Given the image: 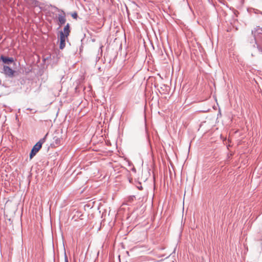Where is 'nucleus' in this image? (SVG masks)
<instances>
[{
    "label": "nucleus",
    "instance_id": "2",
    "mask_svg": "<svg viewBox=\"0 0 262 262\" xmlns=\"http://www.w3.org/2000/svg\"><path fill=\"white\" fill-rule=\"evenodd\" d=\"M47 134L41 139L32 148L30 153V158L32 159L38 152L41 148L42 144L45 142Z\"/></svg>",
    "mask_w": 262,
    "mask_h": 262
},
{
    "label": "nucleus",
    "instance_id": "5",
    "mask_svg": "<svg viewBox=\"0 0 262 262\" xmlns=\"http://www.w3.org/2000/svg\"><path fill=\"white\" fill-rule=\"evenodd\" d=\"M67 36H64L63 32L62 31H61L60 32V45H59V48L60 49H63L65 47L66 43V38H67Z\"/></svg>",
    "mask_w": 262,
    "mask_h": 262
},
{
    "label": "nucleus",
    "instance_id": "13",
    "mask_svg": "<svg viewBox=\"0 0 262 262\" xmlns=\"http://www.w3.org/2000/svg\"><path fill=\"white\" fill-rule=\"evenodd\" d=\"M27 110H30V111H31V110H32L31 109H30V108H27Z\"/></svg>",
    "mask_w": 262,
    "mask_h": 262
},
{
    "label": "nucleus",
    "instance_id": "3",
    "mask_svg": "<svg viewBox=\"0 0 262 262\" xmlns=\"http://www.w3.org/2000/svg\"><path fill=\"white\" fill-rule=\"evenodd\" d=\"M3 73L6 76L11 78L13 77L15 71L9 67L4 65L3 66Z\"/></svg>",
    "mask_w": 262,
    "mask_h": 262
},
{
    "label": "nucleus",
    "instance_id": "4",
    "mask_svg": "<svg viewBox=\"0 0 262 262\" xmlns=\"http://www.w3.org/2000/svg\"><path fill=\"white\" fill-rule=\"evenodd\" d=\"M58 25L61 26L66 21V13L63 10H61V13L58 15Z\"/></svg>",
    "mask_w": 262,
    "mask_h": 262
},
{
    "label": "nucleus",
    "instance_id": "11",
    "mask_svg": "<svg viewBox=\"0 0 262 262\" xmlns=\"http://www.w3.org/2000/svg\"><path fill=\"white\" fill-rule=\"evenodd\" d=\"M64 261L65 262H68V259L66 255H65L64 256Z\"/></svg>",
    "mask_w": 262,
    "mask_h": 262
},
{
    "label": "nucleus",
    "instance_id": "8",
    "mask_svg": "<svg viewBox=\"0 0 262 262\" xmlns=\"http://www.w3.org/2000/svg\"><path fill=\"white\" fill-rule=\"evenodd\" d=\"M30 2V3L32 5V6L36 7L38 5L39 2L36 0H29Z\"/></svg>",
    "mask_w": 262,
    "mask_h": 262
},
{
    "label": "nucleus",
    "instance_id": "14",
    "mask_svg": "<svg viewBox=\"0 0 262 262\" xmlns=\"http://www.w3.org/2000/svg\"><path fill=\"white\" fill-rule=\"evenodd\" d=\"M56 9L58 10V11H59V10L58 9V8H56Z\"/></svg>",
    "mask_w": 262,
    "mask_h": 262
},
{
    "label": "nucleus",
    "instance_id": "9",
    "mask_svg": "<svg viewBox=\"0 0 262 262\" xmlns=\"http://www.w3.org/2000/svg\"><path fill=\"white\" fill-rule=\"evenodd\" d=\"M72 16L74 18H77V14L76 12H75V13H73V14H72Z\"/></svg>",
    "mask_w": 262,
    "mask_h": 262
},
{
    "label": "nucleus",
    "instance_id": "12",
    "mask_svg": "<svg viewBox=\"0 0 262 262\" xmlns=\"http://www.w3.org/2000/svg\"><path fill=\"white\" fill-rule=\"evenodd\" d=\"M2 85V80L0 79V85Z\"/></svg>",
    "mask_w": 262,
    "mask_h": 262
},
{
    "label": "nucleus",
    "instance_id": "6",
    "mask_svg": "<svg viewBox=\"0 0 262 262\" xmlns=\"http://www.w3.org/2000/svg\"><path fill=\"white\" fill-rule=\"evenodd\" d=\"M1 60L5 64H10L14 61V59L12 57H8L3 55L1 56Z\"/></svg>",
    "mask_w": 262,
    "mask_h": 262
},
{
    "label": "nucleus",
    "instance_id": "7",
    "mask_svg": "<svg viewBox=\"0 0 262 262\" xmlns=\"http://www.w3.org/2000/svg\"><path fill=\"white\" fill-rule=\"evenodd\" d=\"M63 35L65 36L68 37L70 33V24H67L63 28Z\"/></svg>",
    "mask_w": 262,
    "mask_h": 262
},
{
    "label": "nucleus",
    "instance_id": "1",
    "mask_svg": "<svg viewBox=\"0 0 262 262\" xmlns=\"http://www.w3.org/2000/svg\"><path fill=\"white\" fill-rule=\"evenodd\" d=\"M254 38V43L251 49V55L254 56L257 52L262 53V28L256 27L252 31Z\"/></svg>",
    "mask_w": 262,
    "mask_h": 262
},
{
    "label": "nucleus",
    "instance_id": "10",
    "mask_svg": "<svg viewBox=\"0 0 262 262\" xmlns=\"http://www.w3.org/2000/svg\"><path fill=\"white\" fill-rule=\"evenodd\" d=\"M55 142H56V144H58L60 142V139L57 138V139L55 140Z\"/></svg>",
    "mask_w": 262,
    "mask_h": 262
}]
</instances>
